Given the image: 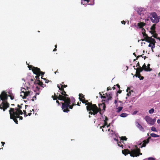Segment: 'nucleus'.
Listing matches in <instances>:
<instances>
[{
    "instance_id": "nucleus-54",
    "label": "nucleus",
    "mask_w": 160,
    "mask_h": 160,
    "mask_svg": "<svg viewBox=\"0 0 160 160\" xmlns=\"http://www.w3.org/2000/svg\"><path fill=\"white\" fill-rule=\"evenodd\" d=\"M122 90H119L118 92H117V93H121L122 92Z\"/></svg>"
},
{
    "instance_id": "nucleus-1",
    "label": "nucleus",
    "mask_w": 160,
    "mask_h": 160,
    "mask_svg": "<svg viewBox=\"0 0 160 160\" xmlns=\"http://www.w3.org/2000/svg\"><path fill=\"white\" fill-rule=\"evenodd\" d=\"M62 101H64V102L62 103V108L63 111L64 112H68L70 111L69 108L72 109L73 106L76 105L75 101V100L74 98H72V104L71 105V100L70 98L68 96L65 97L63 98V100Z\"/></svg>"
},
{
    "instance_id": "nucleus-4",
    "label": "nucleus",
    "mask_w": 160,
    "mask_h": 160,
    "mask_svg": "<svg viewBox=\"0 0 160 160\" xmlns=\"http://www.w3.org/2000/svg\"><path fill=\"white\" fill-rule=\"evenodd\" d=\"M86 105H87L86 107L88 111H90L89 113L91 115H95L100 111L96 104H92V102H88Z\"/></svg>"
},
{
    "instance_id": "nucleus-62",
    "label": "nucleus",
    "mask_w": 160,
    "mask_h": 160,
    "mask_svg": "<svg viewBox=\"0 0 160 160\" xmlns=\"http://www.w3.org/2000/svg\"><path fill=\"white\" fill-rule=\"evenodd\" d=\"M105 126H106L105 125H104L103 126L101 127H100V128H104V127H105Z\"/></svg>"
},
{
    "instance_id": "nucleus-34",
    "label": "nucleus",
    "mask_w": 160,
    "mask_h": 160,
    "mask_svg": "<svg viewBox=\"0 0 160 160\" xmlns=\"http://www.w3.org/2000/svg\"><path fill=\"white\" fill-rule=\"evenodd\" d=\"M35 67H33L32 65H28V68H29V70L32 69H32H33V68H35Z\"/></svg>"
},
{
    "instance_id": "nucleus-63",
    "label": "nucleus",
    "mask_w": 160,
    "mask_h": 160,
    "mask_svg": "<svg viewBox=\"0 0 160 160\" xmlns=\"http://www.w3.org/2000/svg\"><path fill=\"white\" fill-rule=\"evenodd\" d=\"M81 102H80V103L78 102L77 103V105H78V106H80V104H81Z\"/></svg>"
},
{
    "instance_id": "nucleus-7",
    "label": "nucleus",
    "mask_w": 160,
    "mask_h": 160,
    "mask_svg": "<svg viewBox=\"0 0 160 160\" xmlns=\"http://www.w3.org/2000/svg\"><path fill=\"white\" fill-rule=\"evenodd\" d=\"M152 18H150L152 22L157 23L159 22L160 19V16H158L157 13L155 12H152L150 14Z\"/></svg>"
},
{
    "instance_id": "nucleus-35",
    "label": "nucleus",
    "mask_w": 160,
    "mask_h": 160,
    "mask_svg": "<svg viewBox=\"0 0 160 160\" xmlns=\"http://www.w3.org/2000/svg\"><path fill=\"white\" fill-rule=\"evenodd\" d=\"M154 109L153 108H152L148 111V112L150 114H152L154 112Z\"/></svg>"
},
{
    "instance_id": "nucleus-5",
    "label": "nucleus",
    "mask_w": 160,
    "mask_h": 160,
    "mask_svg": "<svg viewBox=\"0 0 160 160\" xmlns=\"http://www.w3.org/2000/svg\"><path fill=\"white\" fill-rule=\"evenodd\" d=\"M9 112L10 118L12 119L16 124H18L17 118H19L20 115H22L23 113L21 114L19 112L14 111V109L12 108H10Z\"/></svg>"
},
{
    "instance_id": "nucleus-21",
    "label": "nucleus",
    "mask_w": 160,
    "mask_h": 160,
    "mask_svg": "<svg viewBox=\"0 0 160 160\" xmlns=\"http://www.w3.org/2000/svg\"><path fill=\"white\" fill-rule=\"evenodd\" d=\"M137 125V126L138 127V128H139L141 130H143L144 129L142 127V126L140 124H139L138 122H136Z\"/></svg>"
},
{
    "instance_id": "nucleus-43",
    "label": "nucleus",
    "mask_w": 160,
    "mask_h": 160,
    "mask_svg": "<svg viewBox=\"0 0 160 160\" xmlns=\"http://www.w3.org/2000/svg\"><path fill=\"white\" fill-rule=\"evenodd\" d=\"M23 112H24V114L25 116V117H27L28 116V114L27 113V112L25 110H23Z\"/></svg>"
},
{
    "instance_id": "nucleus-53",
    "label": "nucleus",
    "mask_w": 160,
    "mask_h": 160,
    "mask_svg": "<svg viewBox=\"0 0 160 160\" xmlns=\"http://www.w3.org/2000/svg\"><path fill=\"white\" fill-rule=\"evenodd\" d=\"M136 67H140V64H139V62H138L137 64V65H136Z\"/></svg>"
},
{
    "instance_id": "nucleus-38",
    "label": "nucleus",
    "mask_w": 160,
    "mask_h": 160,
    "mask_svg": "<svg viewBox=\"0 0 160 160\" xmlns=\"http://www.w3.org/2000/svg\"><path fill=\"white\" fill-rule=\"evenodd\" d=\"M118 145L119 146V147H122V148H123V145L122 144H121V141L120 142H118Z\"/></svg>"
},
{
    "instance_id": "nucleus-59",
    "label": "nucleus",
    "mask_w": 160,
    "mask_h": 160,
    "mask_svg": "<svg viewBox=\"0 0 160 160\" xmlns=\"http://www.w3.org/2000/svg\"><path fill=\"white\" fill-rule=\"evenodd\" d=\"M22 119H23L22 117V116H20V118H19V120H22Z\"/></svg>"
},
{
    "instance_id": "nucleus-49",
    "label": "nucleus",
    "mask_w": 160,
    "mask_h": 160,
    "mask_svg": "<svg viewBox=\"0 0 160 160\" xmlns=\"http://www.w3.org/2000/svg\"><path fill=\"white\" fill-rule=\"evenodd\" d=\"M148 160H155V159L152 157L149 158H148Z\"/></svg>"
},
{
    "instance_id": "nucleus-40",
    "label": "nucleus",
    "mask_w": 160,
    "mask_h": 160,
    "mask_svg": "<svg viewBox=\"0 0 160 160\" xmlns=\"http://www.w3.org/2000/svg\"><path fill=\"white\" fill-rule=\"evenodd\" d=\"M151 130L152 131L157 132V130L156 128L154 127H152L151 128Z\"/></svg>"
},
{
    "instance_id": "nucleus-37",
    "label": "nucleus",
    "mask_w": 160,
    "mask_h": 160,
    "mask_svg": "<svg viewBox=\"0 0 160 160\" xmlns=\"http://www.w3.org/2000/svg\"><path fill=\"white\" fill-rule=\"evenodd\" d=\"M40 76V75H39V74L36 75V76L35 77L36 79L37 80L36 81L40 80H39V79H40L39 77Z\"/></svg>"
},
{
    "instance_id": "nucleus-31",
    "label": "nucleus",
    "mask_w": 160,
    "mask_h": 160,
    "mask_svg": "<svg viewBox=\"0 0 160 160\" xmlns=\"http://www.w3.org/2000/svg\"><path fill=\"white\" fill-rule=\"evenodd\" d=\"M142 68L143 69V70L145 71H146V70H147V66L145 63H144Z\"/></svg>"
},
{
    "instance_id": "nucleus-29",
    "label": "nucleus",
    "mask_w": 160,
    "mask_h": 160,
    "mask_svg": "<svg viewBox=\"0 0 160 160\" xmlns=\"http://www.w3.org/2000/svg\"><path fill=\"white\" fill-rule=\"evenodd\" d=\"M153 34V35L152 36V37H153L155 38H156L157 39H158V37H157L158 36V34L156 32H155V33H154L153 34Z\"/></svg>"
},
{
    "instance_id": "nucleus-16",
    "label": "nucleus",
    "mask_w": 160,
    "mask_h": 160,
    "mask_svg": "<svg viewBox=\"0 0 160 160\" xmlns=\"http://www.w3.org/2000/svg\"><path fill=\"white\" fill-rule=\"evenodd\" d=\"M156 24H153L152 26L151 27L150 29L151 30V31H150V32L151 34H153L155 33V32H156L155 30L156 28Z\"/></svg>"
},
{
    "instance_id": "nucleus-64",
    "label": "nucleus",
    "mask_w": 160,
    "mask_h": 160,
    "mask_svg": "<svg viewBox=\"0 0 160 160\" xmlns=\"http://www.w3.org/2000/svg\"><path fill=\"white\" fill-rule=\"evenodd\" d=\"M117 102V100H115V101H114V103L115 104H116Z\"/></svg>"
},
{
    "instance_id": "nucleus-41",
    "label": "nucleus",
    "mask_w": 160,
    "mask_h": 160,
    "mask_svg": "<svg viewBox=\"0 0 160 160\" xmlns=\"http://www.w3.org/2000/svg\"><path fill=\"white\" fill-rule=\"evenodd\" d=\"M137 77H138L140 80H143L144 78V77L141 76V74L139 75Z\"/></svg>"
},
{
    "instance_id": "nucleus-36",
    "label": "nucleus",
    "mask_w": 160,
    "mask_h": 160,
    "mask_svg": "<svg viewBox=\"0 0 160 160\" xmlns=\"http://www.w3.org/2000/svg\"><path fill=\"white\" fill-rule=\"evenodd\" d=\"M99 94L100 95V96L101 97V98H104V99H106V97L105 96H104V95L103 94V95H102V94L100 92L99 93Z\"/></svg>"
},
{
    "instance_id": "nucleus-28",
    "label": "nucleus",
    "mask_w": 160,
    "mask_h": 160,
    "mask_svg": "<svg viewBox=\"0 0 160 160\" xmlns=\"http://www.w3.org/2000/svg\"><path fill=\"white\" fill-rule=\"evenodd\" d=\"M142 70L143 69L141 67H140L139 68H138L137 69H136V71L139 72H142Z\"/></svg>"
},
{
    "instance_id": "nucleus-15",
    "label": "nucleus",
    "mask_w": 160,
    "mask_h": 160,
    "mask_svg": "<svg viewBox=\"0 0 160 160\" xmlns=\"http://www.w3.org/2000/svg\"><path fill=\"white\" fill-rule=\"evenodd\" d=\"M7 94L5 91H3L2 92L1 94L0 95V100L3 101V99L5 98Z\"/></svg>"
},
{
    "instance_id": "nucleus-33",
    "label": "nucleus",
    "mask_w": 160,
    "mask_h": 160,
    "mask_svg": "<svg viewBox=\"0 0 160 160\" xmlns=\"http://www.w3.org/2000/svg\"><path fill=\"white\" fill-rule=\"evenodd\" d=\"M8 96L10 98V99L11 100H13L14 98V96L13 94H12L9 95Z\"/></svg>"
},
{
    "instance_id": "nucleus-2",
    "label": "nucleus",
    "mask_w": 160,
    "mask_h": 160,
    "mask_svg": "<svg viewBox=\"0 0 160 160\" xmlns=\"http://www.w3.org/2000/svg\"><path fill=\"white\" fill-rule=\"evenodd\" d=\"M135 147L136 148V149H131V151L128 149H124L122 150V152L125 156L129 154L131 156L133 157L139 156L140 155H142V153H140V149L138 148L137 146H135Z\"/></svg>"
},
{
    "instance_id": "nucleus-50",
    "label": "nucleus",
    "mask_w": 160,
    "mask_h": 160,
    "mask_svg": "<svg viewBox=\"0 0 160 160\" xmlns=\"http://www.w3.org/2000/svg\"><path fill=\"white\" fill-rule=\"evenodd\" d=\"M32 111L31 110H30V112L28 113V115L29 116H30L32 114V113H31V112H32Z\"/></svg>"
},
{
    "instance_id": "nucleus-12",
    "label": "nucleus",
    "mask_w": 160,
    "mask_h": 160,
    "mask_svg": "<svg viewBox=\"0 0 160 160\" xmlns=\"http://www.w3.org/2000/svg\"><path fill=\"white\" fill-rule=\"evenodd\" d=\"M152 39L154 40V41H153L152 39H150L149 42H148L150 43L148 45V47H151V49L152 51L153 50V48H155V44L156 43V41L154 39L152 38Z\"/></svg>"
},
{
    "instance_id": "nucleus-52",
    "label": "nucleus",
    "mask_w": 160,
    "mask_h": 160,
    "mask_svg": "<svg viewBox=\"0 0 160 160\" xmlns=\"http://www.w3.org/2000/svg\"><path fill=\"white\" fill-rule=\"evenodd\" d=\"M111 89H112L111 88V87H108L107 88V91H108L109 90H111Z\"/></svg>"
},
{
    "instance_id": "nucleus-47",
    "label": "nucleus",
    "mask_w": 160,
    "mask_h": 160,
    "mask_svg": "<svg viewBox=\"0 0 160 160\" xmlns=\"http://www.w3.org/2000/svg\"><path fill=\"white\" fill-rule=\"evenodd\" d=\"M41 78H42V79H44V80H46L45 83H48V82H49V80H46V79H45V78H43V77H42V76L41 77Z\"/></svg>"
},
{
    "instance_id": "nucleus-56",
    "label": "nucleus",
    "mask_w": 160,
    "mask_h": 160,
    "mask_svg": "<svg viewBox=\"0 0 160 160\" xmlns=\"http://www.w3.org/2000/svg\"><path fill=\"white\" fill-rule=\"evenodd\" d=\"M108 118L106 116L105 118V120H104V121H106L107 122V121H108Z\"/></svg>"
},
{
    "instance_id": "nucleus-13",
    "label": "nucleus",
    "mask_w": 160,
    "mask_h": 160,
    "mask_svg": "<svg viewBox=\"0 0 160 160\" xmlns=\"http://www.w3.org/2000/svg\"><path fill=\"white\" fill-rule=\"evenodd\" d=\"M23 105L22 104H21V105L19 104L18 105V107L15 108H13L14 110V111L19 112H20L21 114L23 113V112L21 109L22 108V105Z\"/></svg>"
},
{
    "instance_id": "nucleus-11",
    "label": "nucleus",
    "mask_w": 160,
    "mask_h": 160,
    "mask_svg": "<svg viewBox=\"0 0 160 160\" xmlns=\"http://www.w3.org/2000/svg\"><path fill=\"white\" fill-rule=\"evenodd\" d=\"M99 108L98 109L100 111H99V113L102 115L101 111L102 110L104 112L105 111V109L106 108V106L105 105L104 102H102V103L99 104Z\"/></svg>"
},
{
    "instance_id": "nucleus-60",
    "label": "nucleus",
    "mask_w": 160,
    "mask_h": 160,
    "mask_svg": "<svg viewBox=\"0 0 160 160\" xmlns=\"http://www.w3.org/2000/svg\"><path fill=\"white\" fill-rule=\"evenodd\" d=\"M130 90V88H127V92H129L128 91Z\"/></svg>"
},
{
    "instance_id": "nucleus-44",
    "label": "nucleus",
    "mask_w": 160,
    "mask_h": 160,
    "mask_svg": "<svg viewBox=\"0 0 160 160\" xmlns=\"http://www.w3.org/2000/svg\"><path fill=\"white\" fill-rule=\"evenodd\" d=\"M60 85L62 86V87L63 88H66L67 87V85H62V84H60Z\"/></svg>"
},
{
    "instance_id": "nucleus-9",
    "label": "nucleus",
    "mask_w": 160,
    "mask_h": 160,
    "mask_svg": "<svg viewBox=\"0 0 160 160\" xmlns=\"http://www.w3.org/2000/svg\"><path fill=\"white\" fill-rule=\"evenodd\" d=\"M144 119L147 123L151 125H153L154 124L156 121V120L152 119L150 117L148 116H146Z\"/></svg>"
},
{
    "instance_id": "nucleus-39",
    "label": "nucleus",
    "mask_w": 160,
    "mask_h": 160,
    "mask_svg": "<svg viewBox=\"0 0 160 160\" xmlns=\"http://www.w3.org/2000/svg\"><path fill=\"white\" fill-rule=\"evenodd\" d=\"M127 139V138L125 136H122L121 138V140H126Z\"/></svg>"
},
{
    "instance_id": "nucleus-48",
    "label": "nucleus",
    "mask_w": 160,
    "mask_h": 160,
    "mask_svg": "<svg viewBox=\"0 0 160 160\" xmlns=\"http://www.w3.org/2000/svg\"><path fill=\"white\" fill-rule=\"evenodd\" d=\"M36 96H33L32 98V100L33 101H34V99H36Z\"/></svg>"
},
{
    "instance_id": "nucleus-32",
    "label": "nucleus",
    "mask_w": 160,
    "mask_h": 160,
    "mask_svg": "<svg viewBox=\"0 0 160 160\" xmlns=\"http://www.w3.org/2000/svg\"><path fill=\"white\" fill-rule=\"evenodd\" d=\"M104 101V102H104L105 104V103H107V104H108L109 103V100L107 99L106 98V99H104V100L103 99V100H102V101Z\"/></svg>"
},
{
    "instance_id": "nucleus-45",
    "label": "nucleus",
    "mask_w": 160,
    "mask_h": 160,
    "mask_svg": "<svg viewBox=\"0 0 160 160\" xmlns=\"http://www.w3.org/2000/svg\"><path fill=\"white\" fill-rule=\"evenodd\" d=\"M44 74H45V72H43L40 71V72L39 73V75H41L42 76V75H44Z\"/></svg>"
},
{
    "instance_id": "nucleus-30",
    "label": "nucleus",
    "mask_w": 160,
    "mask_h": 160,
    "mask_svg": "<svg viewBox=\"0 0 160 160\" xmlns=\"http://www.w3.org/2000/svg\"><path fill=\"white\" fill-rule=\"evenodd\" d=\"M80 101L82 102V103H85V105H86V104L87 103H88L89 102H88V100H85V99H83V100H81L80 99Z\"/></svg>"
},
{
    "instance_id": "nucleus-58",
    "label": "nucleus",
    "mask_w": 160,
    "mask_h": 160,
    "mask_svg": "<svg viewBox=\"0 0 160 160\" xmlns=\"http://www.w3.org/2000/svg\"><path fill=\"white\" fill-rule=\"evenodd\" d=\"M116 86H117L119 89L120 88V86L118 84H116Z\"/></svg>"
},
{
    "instance_id": "nucleus-18",
    "label": "nucleus",
    "mask_w": 160,
    "mask_h": 160,
    "mask_svg": "<svg viewBox=\"0 0 160 160\" xmlns=\"http://www.w3.org/2000/svg\"><path fill=\"white\" fill-rule=\"evenodd\" d=\"M35 84H38L40 86L43 88L44 86H43L42 82L40 80L35 81L34 82Z\"/></svg>"
},
{
    "instance_id": "nucleus-22",
    "label": "nucleus",
    "mask_w": 160,
    "mask_h": 160,
    "mask_svg": "<svg viewBox=\"0 0 160 160\" xmlns=\"http://www.w3.org/2000/svg\"><path fill=\"white\" fill-rule=\"evenodd\" d=\"M79 96V98L80 100V99L82 100H83V99H85L84 96L82 94L80 93Z\"/></svg>"
},
{
    "instance_id": "nucleus-6",
    "label": "nucleus",
    "mask_w": 160,
    "mask_h": 160,
    "mask_svg": "<svg viewBox=\"0 0 160 160\" xmlns=\"http://www.w3.org/2000/svg\"><path fill=\"white\" fill-rule=\"evenodd\" d=\"M8 94L3 99V101H2L0 105V109L2 110L3 111H5L9 107L10 104L8 102Z\"/></svg>"
},
{
    "instance_id": "nucleus-51",
    "label": "nucleus",
    "mask_w": 160,
    "mask_h": 160,
    "mask_svg": "<svg viewBox=\"0 0 160 160\" xmlns=\"http://www.w3.org/2000/svg\"><path fill=\"white\" fill-rule=\"evenodd\" d=\"M121 22L122 24H123L124 25H125L126 23V22L124 21H121Z\"/></svg>"
},
{
    "instance_id": "nucleus-23",
    "label": "nucleus",
    "mask_w": 160,
    "mask_h": 160,
    "mask_svg": "<svg viewBox=\"0 0 160 160\" xmlns=\"http://www.w3.org/2000/svg\"><path fill=\"white\" fill-rule=\"evenodd\" d=\"M150 135L151 137H159V136L158 135L154 133H152L150 134Z\"/></svg>"
},
{
    "instance_id": "nucleus-19",
    "label": "nucleus",
    "mask_w": 160,
    "mask_h": 160,
    "mask_svg": "<svg viewBox=\"0 0 160 160\" xmlns=\"http://www.w3.org/2000/svg\"><path fill=\"white\" fill-rule=\"evenodd\" d=\"M145 25V23L140 22V23H138V25L140 28H142Z\"/></svg>"
},
{
    "instance_id": "nucleus-26",
    "label": "nucleus",
    "mask_w": 160,
    "mask_h": 160,
    "mask_svg": "<svg viewBox=\"0 0 160 160\" xmlns=\"http://www.w3.org/2000/svg\"><path fill=\"white\" fill-rule=\"evenodd\" d=\"M123 108V107H118L117 109H118V111H117V112L118 113H119L122 110Z\"/></svg>"
},
{
    "instance_id": "nucleus-57",
    "label": "nucleus",
    "mask_w": 160,
    "mask_h": 160,
    "mask_svg": "<svg viewBox=\"0 0 160 160\" xmlns=\"http://www.w3.org/2000/svg\"><path fill=\"white\" fill-rule=\"evenodd\" d=\"M157 123L158 124L160 123V120L159 119H158L157 120Z\"/></svg>"
},
{
    "instance_id": "nucleus-55",
    "label": "nucleus",
    "mask_w": 160,
    "mask_h": 160,
    "mask_svg": "<svg viewBox=\"0 0 160 160\" xmlns=\"http://www.w3.org/2000/svg\"><path fill=\"white\" fill-rule=\"evenodd\" d=\"M104 125L105 126H107L108 125L107 122L106 121H104Z\"/></svg>"
},
{
    "instance_id": "nucleus-46",
    "label": "nucleus",
    "mask_w": 160,
    "mask_h": 160,
    "mask_svg": "<svg viewBox=\"0 0 160 160\" xmlns=\"http://www.w3.org/2000/svg\"><path fill=\"white\" fill-rule=\"evenodd\" d=\"M128 92L127 94V96H129L130 95H131V91H129V92Z\"/></svg>"
},
{
    "instance_id": "nucleus-3",
    "label": "nucleus",
    "mask_w": 160,
    "mask_h": 160,
    "mask_svg": "<svg viewBox=\"0 0 160 160\" xmlns=\"http://www.w3.org/2000/svg\"><path fill=\"white\" fill-rule=\"evenodd\" d=\"M57 87L59 90H60V92L61 94L59 93H57V94L56 95L55 93H54V95H52V97L53 100L58 99L61 100H63V98L65 97L68 96V95L66 94V92L64 90V89L62 87V86L61 87H60V86L58 84Z\"/></svg>"
},
{
    "instance_id": "nucleus-20",
    "label": "nucleus",
    "mask_w": 160,
    "mask_h": 160,
    "mask_svg": "<svg viewBox=\"0 0 160 160\" xmlns=\"http://www.w3.org/2000/svg\"><path fill=\"white\" fill-rule=\"evenodd\" d=\"M89 1V0H82L81 3L82 4L86 5L88 3Z\"/></svg>"
},
{
    "instance_id": "nucleus-42",
    "label": "nucleus",
    "mask_w": 160,
    "mask_h": 160,
    "mask_svg": "<svg viewBox=\"0 0 160 160\" xmlns=\"http://www.w3.org/2000/svg\"><path fill=\"white\" fill-rule=\"evenodd\" d=\"M140 72H137L136 71V74H135V75L136 77H137V76H138L139 75H140Z\"/></svg>"
},
{
    "instance_id": "nucleus-14",
    "label": "nucleus",
    "mask_w": 160,
    "mask_h": 160,
    "mask_svg": "<svg viewBox=\"0 0 160 160\" xmlns=\"http://www.w3.org/2000/svg\"><path fill=\"white\" fill-rule=\"evenodd\" d=\"M40 71V69L37 67L33 68V69H32V72L36 75L39 74Z\"/></svg>"
},
{
    "instance_id": "nucleus-25",
    "label": "nucleus",
    "mask_w": 160,
    "mask_h": 160,
    "mask_svg": "<svg viewBox=\"0 0 160 160\" xmlns=\"http://www.w3.org/2000/svg\"><path fill=\"white\" fill-rule=\"evenodd\" d=\"M150 64H148L147 65V70H146V71H151L152 70V69L151 68H150Z\"/></svg>"
},
{
    "instance_id": "nucleus-27",
    "label": "nucleus",
    "mask_w": 160,
    "mask_h": 160,
    "mask_svg": "<svg viewBox=\"0 0 160 160\" xmlns=\"http://www.w3.org/2000/svg\"><path fill=\"white\" fill-rule=\"evenodd\" d=\"M127 115H128V114L126 113H123L120 114V116L124 118V117H127Z\"/></svg>"
},
{
    "instance_id": "nucleus-17",
    "label": "nucleus",
    "mask_w": 160,
    "mask_h": 160,
    "mask_svg": "<svg viewBox=\"0 0 160 160\" xmlns=\"http://www.w3.org/2000/svg\"><path fill=\"white\" fill-rule=\"evenodd\" d=\"M22 92L23 93V96L22 97L23 99L26 98L28 96L30 93V92L29 91H26L25 92Z\"/></svg>"
},
{
    "instance_id": "nucleus-10",
    "label": "nucleus",
    "mask_w": 160,
    "mask_h": 160,
    "mask_svg": "<svg viewBox=\"0 0 160 160\" xmlns=\"http://www.w3.org/2000/svg\"><path fill=\"white\" fill-rule=\"evenodd\" d=\"M151 138L150 137H149L147 139L144 140L142 143H139L138 145L140 146V148H142L143 147H145L146 145L148 144L149 142V140Z\"/></svg>"
},
{
    "instance_id": "nucleus-8",
    "label": "nucleus",
    "mask_w": 160,
    "mask_h": 160,
    "mask_svg": "<svg viewBox=\"0 0 160 160\" xmlns=\"http://www.w3.org/2000/svg\"><path fill=\"white\" fill-rule=\"evenodd\" d=\"M142 34L143 37H144V38L143 39H142V41H145L147 42H149L150 39H152L153 41H154V40L152 39V37H148V35L145 33V30L143 28L142 29Z\"/></svg>"
},
{
    "instance_id": "nucleus-24",
    "label": "nucleus",
    "mask_w": 160,
    "mask_h": 160,
    "mask_svg": "<svg viewBox=\"0 0 160 160\" xmlns=\"http://www.w3.org/2000/svg\"><path fill=\"white\" fill-rule=\"evenodd\" d=\"M106 95L107 96V98H106L108 100H111L112 99V97L111 95L110 94H109L108 95H107V93H106Z\"/></svg>"
},
{
    "instance_id": "nucleus-61",
    "label": "nucleus",
    "mask_w": 160,
    "mask_h": 160,
    "mask_svg": "<svg viewBox=\"0 0 160 160\" xmlns=\"http://www.w3.org/2000/svg\"><path fill=\"white\" fill-rule=\"evenodd\" d=\"M1 142V143L2 144V146H3L4 144H5V143L4 142Z\"/></svg>"
}]
</instances>
